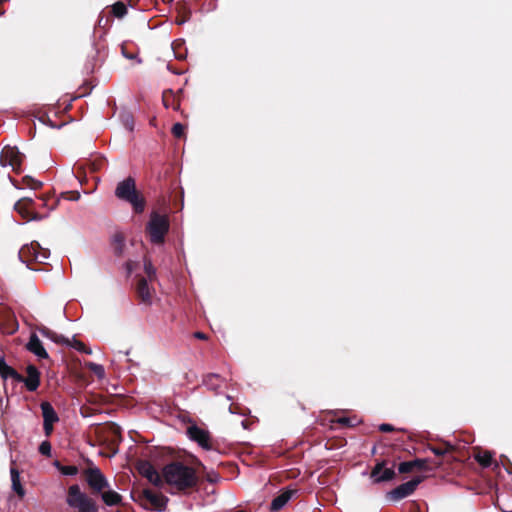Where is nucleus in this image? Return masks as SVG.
<instances>
[{
    "label": "nucleus",
    "mask_w": 512,
    "mask_h": 512,
    "mask_svg": "<svg viewBox=\"0 0 512 512\" xmlns=\"http://www.w3.org/2000/svg\"><path fill=\"white\" fill-rule=\"evenodd\" d=\"M163 483L175 488L179 492L194 489L198 484L196 470L182 461H172L162 469Z\"/></svg>",
    "instance_id": "f257e3e1"
},
{
    "label": "nucleus",
    "mask_w": 512,
    "mask_h": 512,
    "mask_svg": "<svg viewBox=\"0 0 512 512\" xmlns=\"http://www.w3.org/2000/svg\"><path fill=\"white\" fill-rule=\"evenodd\" d=\"M115 196L131 204L134 213L141 214L145 210L146 200L136 189L135 179L131 176L119 182L115 189Z\"/></svg>",
    "instance_id": "f03ea898"
},
{
    "label": "nucleus",
    "mask_w": 512,
    "mask_h": 512,
    "mask_svg": "<svg viewBox=\"0 0 512 512\" xmlns=\"http://www.w3.org/2000/svg\"><path fill=\"white\" fill-rule=\"evenodd\" d=\"M169 229L170 222L168 215L152 211L146 225V232L149 235L151 243L155 245L163 244Z\"/></svg>",
    "instance_id": "7ed1b4c3"
},
{
    "label": "nucleus",
    "mask_w": 512,
    "mask_h": 512,
    "mask_svg": "<svg viewBox=\"0 0 512 512\" xmlns=\"http://www.w3.org/2000/svg\"><path fill=\"white\" fill-rule=\"evenodd\" d=\"M67 504L78 512H97V506L94 500L82 493L79 485L74 484L68 488Z\"/></svg>",
    "instance_id": "20e7f679"
},
{
    "label": "nucleus",
    "mask_w": 512,
    "mask_h": 512,
    "mask_svg": "<svg viewBox=\"0 0 512 512\" xmlns=\"http://www.w3.org/2000/svg\"><path fill=\"white\" fill-rule=\"evenodd\" d=\"M137 501L147 510L164 511L169 499L160 492H154L151 489H143L138 493Z\"/></svg>",
    "instance_id": "39448f33"
},
{
    "label": "nucleus",
    "mask_w": 512,
    "mask_h": 512,
    "mask_svg": "<svg viewBox=\"0 0 512 512\" xmlns=\"http://www.w3.org/2000/svg\"><path fill=\"white\" fill-rule=\"evenodd\" d=\"M37 330L39 331V333L42 336L52 340L53 342H55L57 344L70 346V347L75 348L79 352L91 354V350L89 348H87L86 345L79 340L73 339L71 341L68 338L64 337L63 335H59V334L55 333L54 331H52L51 329H49L48 327H46L44 325L37 326Z\"/></svg>",
    "instance_id": "423d86ee"
},
{
    "label": "nucleus",
    "mask_w": 512,
    "mask_h": 512,
    "mask_svg": "<svg viewBox=\"0 0 512 512\" xmlns=\"http://www.w3.org/2000/svg\"><path fill=\"white\" fill-rule=\"evenodd\" d=\"M24 158V154L17 147L5 146L0 155V163L2 166H11L14 172L20 173Z\"/></svg>",
    "instance_id": "0eeeda50"
},
{
    "label": "nucleus",
    "mask_w": 512,
    "mask_h": 512,
    "mask_svg": "<svg viewBox=\"0 0 512 512\" xmlns=\"http://www.w3.org/2000/svg\"><path fill=\"white\" fill-rule=\"evenodd\" d=\"M85 480L94 494L108 487V482L99 468H88L84 471Z\"/></svg>",
    "instance_id": "6e6552de"
},
{
    "label": "nucleus",
    "mask_w": 512,
    "mask_h": 512,
    "mask_svg": "<svg viewBox=\"0 0 512 512\" xmlns=\"http://www.w3.org/2000/svg\"><path fill=\"white\" fill-rule=\"evenodd\" d=\"M421 477H414L410 481H407L396 488L389 491L386 497L391 501H399L405 497L410 496L414 493L418 485L421 483Z\"/></svg>",
    "instance_id": "1a4fd4ad"
},
{
    "label": "nucleus",
    "mask_w": 512,
    "mask_h": 512,
    "mask_svg": "<svg viewBox=\"0 0 512 512\" xmlns=\"http://www.w3.org/2000/svg\"><path fill=\"white\" fill-rule=\"evenodd\" d=\"M19 324L14 312L3 305H0V331L6 335L17 332Z\"/></svg>",
    "instance_id": "9d476101"
},
{
    "label": "nucleus",
    "mask_w": 512,
    "mask_h": 512,
    "mask_svg": "<svg viewBox=\"0 0 512 512\" xmlns=\"http://www.w3.org/2000/svg\"><path fill=\"white\" fill-rule=\"evenodd\" d=\"M137 284L135 287V294L140 304L150 306L153 302L155 293L154 288L148 285V281L143 276H137Z\"/></svg>",
    "instance_id": "9b49d317"
},
{
    "label": "nucleus",
    "mask_w": 512,
    "mask_h": 512,
    "mask_svg": "<svg viewBox=\"0 0 512 512\" xmlns=\"http://www.w3.org/2000/svg\"><path fill=\"white\" fill-rule=\"evenodd\" d=\"M387 461L382 460L376 463L372 468L370 477L374 483H383L393 480L396 477V472L393 467H386Z\"/></svg>",
    "instance_id": "f8f14e48"
},
{
    "label": "nucleus",
    "mask_w": 512,
    "mask_h": 512,
    "mask_svg": "<svg viewBox=\"0 0 512 512\" xmlns=\"http://www.w3.org/2000/svg\"><path fill=\"white\" fill-rule=\"evenodd\" d=\"M187 434L192 441L197 442L203 449H212L211 435L208 430L193 424L187 428Z\"/></svg>",
    "instance_id": "ddd939ff"
},
{
    "label": "nucleus",
    "mask_w": 512,
    "mask_h": 512,
    "mask_svg": "<svg viewBox=\"0 0 512 512\" xmlns=\"http://www.w3.org/2000/svg\"><path fill=\"white\" fill-rule=\"evenodd\" d=\"M139 473L156 487L163 485V475L160 474L149 461H141L138 465Z\"/></svg>",
    "instance_id": "4468645a"
},
{
    "label": "nucleus",
    "mask_w": 512,
    "mask_h": 512,
    "mask_svg": "<svg viewBox=\"0 0 512 512\" xmlns=\"http://www.w3.org/2000/svg\"><path fill=\"white\" fill-rule=\"evenodd\" d=\"M40 245L38 242H32L30 245H24L18 253L19 259L29 265L33 261L41 262L39 260V252Z\"/></svg>",
    "instance_id": "2eb2a0df"
},
{
    "label": "nucleus",
    "mask_w": 512,
    "mask_h": 512,
    "mask_svg": "<svg viewBox=\"0 0 512 512\" xmlns=\"http://www.w3.org/2000/svg\"><path fill=\"white\" fill-rule=\"evenodd\" d=\"M27 376H23V380L21 383L25 384V387L28 391L34 392L40 386V377L41 373L38 368L34 365H28L26 368Z\"/></svg>",
    "instance_id": "dca6fc26"
},
{
    "label": "nucleus",
    "mask_w": 512,
    "mask_h": 512,
    "mask_svg": "<svg viewBox=\"0 0 512 512\" xmlns=\"http://www.w3.org/2000/svg\"><path fill=\"white\" fill-rule=\"evenodd\" d=\"M298 490L296 489H285L283 490L277 497H275L270 506L271 511H279L283 508L286 503L297 494Z\"/></svg>",
    "instance_id": "f3484780"
},
{
    "label": "nucleus",
    "mask_w": 512,
    "mask_h": 512,
    "mask_svg": "<svg viewBox=\"0 0 512 512\" xmlns=\"http://www.w3.org/2000/svg\"><path fill=\"white\" fill-rule=\"evenodd\" d=\"M26 348L33 353L34 355L38 356L42 359H47L49 357L47 351L42 345V342L38 338L36 334H31L29 342L26 345Z\"/></svg>",
    "instance_id": "a211bd4d"
},
{
    "label": "nucleus",
    "mask_w": 512,
    "mask_h": 512,
    "mask_svg": "<svg viewBox=\"0 0 512 512\" xmlns=\"http://www.w3.org/2000/svg\"><path fill=\"white\" fill-rule=\"evenodd\" d=\"M0 376L3 380L12 378L19 383L23 380V375L18 373L13 367L9 366L3 357H0Z\"/></svg>",
    "instance_id": "6ab92c4d"
},
{
    "label": "nucleus",
    "mask_w": 512,
    "mask_h": 512,
    "mask_svg": "<svg viewBox=\"0 0 512 512\" xmlns=\"http://www.w3.org/2000/svg\"><path fill=\"white\" fill-rule=\"evenodd\" d=\"M40 407H41V411H42L43 422L56 423L59 421L58 414L56 413L54 407L52 406V404L50 402L43 401L40 404Z\"/></svg>",
    "instance_id": "aec40b11"
},
{
    "label": "nucleus",
    "mask_w": 512,
    "mask_h": 512,
    "mask_svg": "<svg viewBox=\"0 0 512 512\" xmlns=\"http://www.w3.org/2000/svg\"><path fill=\"white\" fill-rule=\"evenodd\" d=\"M203 382L209 390L214 391L216 394L220 393V389L224 385V380L217 374L207 375Z\"/></svg>",
    "instance_id": "412c9836"
},
{
    "label": "nucleus",
    "mask_w": 512,
    "mask_h": 512,
    "mask_svg": "<svg viewBox=\"0 0 512 512\" xmlns=\"http://www.w3.org/2000/svg\"><path fill=\"white\" fill-rule=\"evenodd\" d=\"M162 102L166 108H172L173 110H178L180 108V100L171 89L163 92Z\"/></svg>",
    "instance_id": "4be33fe9"
},
{
    "label": "nucleus",
    "mask_w": 512,
    "mask_h": 512,
    "mask_svg": "<svg viewBox=\"0 0 512 512\" xmlns=\"http://www.w3.org/2000/svg\"><path fill=\"white\" fill-rule=\"evenodd\" d=\"M10 474L12 489L18 495V497L22 499L25 496V489L21 484L19 471L15 467H11Z\"/></svg>",
    "instance_id": "5701e85b"
},
{
    "label": "nucleus",
    "mask_w": 512,
    "mask_h": 512,
    "mask_svg": "<svg viewBox=\"0 0 512 512\" xmlns=\"http://www.w3.org/2000/svg\"><path fill=\"white\" fill-rule=\"evenodd\" d=\"M105 429L108 434L107 439L110 440L112 444H119L121 442V428L116 423H107Z\"/></svg>",
    "instance_id": "b1692460"
},
{
    "label": "nucleus",
    "mask_w": 512,
    "mask_h": 512,
    "mask_svg": "<svg viewBox=\"0 0 512 512\" xmlns=\"http://www.w3.org/2000/svg\"><path fill=\"white\" fill-rule=\"evenodd\" d=\"M100 493H101V497H102L103 502L107 506L118 505L121 502V500H122L121 495L119 493L113 491V490L102 491Z\"/></svg>",
    "instance_id": "393cba45"
},
{
    "label": "nucleus",
    "mask_w": 512,
    "mask_h": 512,
    "mask_svg": "<svg viewBox=\"0 0 512 512\" xmlns=\"http://www.w3.org/2000/svg\"><path fill=\"white\" fill-rule=\"evenodd\" d=\"M475 460L484 468H488L493 463L492 453L489 451L479 452L475 455Z\"/></svg>",
    "instance_id": "a878e982"
},
{
    "label": "nucleus",
    "mask_w": 512,
    "mask_h": 512,
    "mask_svg": "<svg viewBox=\"0 0 512 512\" xmlns=\"http://www.w3.org/2000/svg\"><path fill=\"white\" fill-rule=\"evenodd\" d=\"M54 465L63 475L74 476L78 473V467L75 465H62L59 461H56Z\"/></svg>",
    "instance_id": "bb28decb"
},
{
    "label": "nucleus",
    "mask_w": 512,
    "mask_h": 512,
    "mask_svg": "<svg viewBox=\"0 0 512 512\" xmlns=\"http://www.w3.org/2000/svg\"><path fill=\"white\" fill-rule=\"evenodd\" d=\"M112 13L117 18H122L127 14V7L123 2H116L112 6Z\"/></svg>",
    "instance_id": "cd10ccee"
},
{
    "label": "nucleus",
    "mask_w": 512,
    "mask_h": 512,
    "mask_svg": "<svg viewBox=\"0 0 512 512\" xmlns=\"http://www.w3.org/2000/svg\"><path fill=\"white\" fill-rule=\"evenodd\" d=\"M414 469L429 471L432 470V466L430 465V461L428 459H414L411 461Z\"/></svg>",
    "instance_id": "c85d7f7f"
},
{
    "label": "nucleus",
    "mask_w": 512,
    "mask_h": 512,
    "mask_svg": "<svg viewBox=\"0 0 512 512\" xmlns=\"http://www.w3.org/2000/svg\"><path fill=\"white\" fill-rule=\"evenodd\" d=\"M144 271L149 281H154L156 279V269L149 259H145L144 261Z\"/></svg>",
    "instance_id": "c756f323"
},
{
    "label": "nucleus",
    "mask_w": 512,
    "mask_h": 512,
    "mask_svg": "<svg viewBox=\"0 0 512 512\" xmlns=\"http://www.w3.org/2000/svg\"><path fill=\"white\" fill-rule=\"evenodd\" d=\"M22 182L30 189L37 190L42 187V182L34 179L31 176H24Z\"/></svg>",
    "instance_id": "7c9ffc66"
},
{
    "label": "nucleus",
    "mask_w": 512,
    "mask_h": 512,
    "mask_svg": "<svg viewBox=\"0 0 512 512\" xmlns=\"http://www.w3.org/2000/svg\"><path fill=\"white\" fill-rule=\"evenodd\" d=\"M33 200L31 198H22L15 204V210L19 213H23L24 209L32 205Z\"/></svg>",
    "instance_id": "2f4dec72"
},
{
    "label": "nucleus",
    "mask_w": 512,
    "mask_h": 512,
    "mask_svg": "<svg viewBox=\"0 0 512 512\" xmlns=\"http://www.w3.org/2000/svg\"><path fill=\"white\" fill-rule=\"evenodd\" d=\"M172 134L176 138H182L185 135V126L181 123H175L171 130Z\"/></svg>",
    "instance_id": "473e14b6"
},
{
    "label": "nucleus",
    "mask_w": 512,
    "mask_h": 512,
    "mask_svg": "<svg viewBox=\"0 0 512 512\" xmlns=\"http://www.w3.org/2000/svg\"><path fill=\"white\" fill-rule=\"evenodd\" d=\"M453 448L451 445H446L445 447H441V446H433V447H430V450L436 455V456H443L445 455L447 452L451 451Z\"/></svg>",
    "instance_id": "72a5a7b5"
},
{
    "label": "nucleus",
    "mask_w": 512,
    "mask_h": 512,
    "mask_svg": "<svg viewBox=\"0 0 512 512\" xmlns=\"http://www.w3.org/2000/svg\"><path fill=\"white\" fill-rule=\"evenodd\" d=\"M39 453L46 457L51 456V444L49 441L45 440L39 445Z\"/></svg>",
    "instance_id": "f704fd0d"
},
{
    "label": "nucleus",
    "mask_w": 512,
    "mask_h": 512,
    "mask_svg": "<svg viewBox=\"0 0 512 512\" xmlns=\"http://www.w3.org/2000/svg\"><path fill=\"white\" fill-rule=\"evenodd\" d=\"M414 470L413 464L411 461L401 462L398 466L399 473L405 474L410 473Z\"/></svg>",
    "instance_id": "c9c22d12"
},
{
    "label": "nucleus",
    "mask_w": 512,
    "mask_h": 512,
    "mask_svg": "<svg viewBox=\"0 0 512 512\" xmlns=\"http://www.w3.org/2000/svg\"><path fill=\"white\" fill-rule=\"evenodd\" d=\"M61 197L70 201H78L81 195L78 191H66L61 193Z\"/></svg>",
    "instance_id": "e433bc0d"
},
{
    "label": "nucleus",
    "mask_w": 512,
    "mask_h": 512,
    "mask_svg": "<svg viewBox=\"0 0 512 512\" xmlns=\"http://www.w3.org/2000/svg\"><path fill=\"white\" fill-rule=\"evenodd\" d=\"M88 368L93 371L97 376L102 377L104 374V368L103 366L96 364V363H88Z\"/></svg>",
    "instance_id": "4c0bfd02"
},
{
    "label": "nucleus",
    "mask_w": 512,
    "mask_h": 512,
    "mask_svg": "<svg viewBox=\"0 0 512 512\" xmlns=\"http://www.w3.org/2000/svg\"><path fill=\"white\" fill-rule=\"evenodd\" d=\"M95 413H96V410L89 406L84 405L80 408V414L82 417H85V418L90 417V416L94 415Z\"/></svg>",
    "instance_id": "58836bf2"
},
{
    "label": "nucleus",
    "mask_w": 512,
    "mask_h": 512,
    "mask_svg": "<svg viewBox=\"0 0 512 512\" xmlns=\"http://www.w3.org/2000/svg\"><path fill=\"white\" fill-rule=\"evenodd\" d=\"M501 464L505 468L508 474H512V463L511 461L504 455L500 458Z\"/></svg>",
    "instance_id": "ea45409f"
},
{
    "label": "nucleus",
    "mask_w": 512,
    "mask_h": 512,
    "mask_svg": "<svg viewBox=\"0 0 512 512\" xmlns=\"http://www.w3.org/2000/svg\"><path fill=\"white\" fill-rule=\"evenodd\" d=\"M205 478L209 483H216L219 480V474L214 471H210L206 473Z\"/></svg>",
    "instance_id": "a19ab883"
},
{
    "label": "nucleus",
    "mask_w": 512,
    "mask_h": 512,
    "mask_svg": "<svg viewBox=\"0 0 512 512\" xmlns=\"http://www.w3.org/2000/svg\"><path fill=\"white\" fill-rule=\"evenodd\" d=\"M53 425H54V423H52V422H43L44 433L47 437H49L52 434Z\"/></svg>",
    "instance_id": "79ce46f5"
},
{
    "label": "nucleus",
    "mask_w": 512,
    "mask_h": 512,
    "mask_svg": "<svg viewBox=\"0 0 512 512\" xmlns=\"http://www.w3.org/2000/svg\"><path fill=\"white\" fill-rule=\"evenodd\" d=\"M124 124H125V127H126L127 129H129L130 131H132V130H133V124H134V122H133V118H132V116H131V115H127V116H126V118H125V120H124Z\"/></svg>",
    "instance_id": "37998d69"
},
{
    "label": "nucleus",
    "mask_w": 512,
    "mask_h": 512,
    "mask_svg": "<svg viewBox=\"0 0 512 512\" xmlns=\"http://www.w3.org/2000/svg\"><path fill=\"white\" fill-rule=\"evenodd\" d=\"M379 430L381 432H392L394 431V427L391 425V424H388V423H383L379 426Z\"/></svg>",
    "instance_id": "c03bdc74"
},
{
    "label": "nucleus",
    "mask_w": 512,
    "mask_h": 512,
    "mask_svg": "<svg viewBox=\"0 0 512 512\" xmlns=\"http://www.w3.org/2000/svg\"><path fill=\"white\" fill-rule=\"evenodd\" d=\"M38 252H39V260H41V262L44 259H47L49 256V251L47 249H43L41 246H40V249H38Z\"/></svg>",
    "instance_id": "a18cd8bd"
},
{
    "label": "nucleus",
    "mask_w": 512,
    "mask_h": 512,
    "mask_svg": "<svg viewBox=\"0 0 512 512\" xmlns=\"http://www.w3.org/2000/svg\"><path fill=\"white\" fill-rule=\"evenodd\" d=\"M337 422L343 426H348V427L353 426V424L351 423V419L347 418V417H341L338 419Z\"/></svg>",
    "instance_id": "49530a36"
},
{
    "label": "nucleus",
    "mask_w": 512,
    "mask_h": 512,
    "mask_svg": "<svg viewBox=\"0 0 512 512\" xmlns=\"http://www.w3.org/2000/svg\"><path fill=\"white\" fill-rule=\"evenodd\" d=\"M134 262L133 261H127L125 266H126V269H127V273L128 275H130L134 269Z\"/></svg>",
    "instance_id": "de8ad7c7"
},
{
    "label": "nucleus",
    "mask_w": 512,
    "mask_h": 512,
    "mask_svg": "<svg viewBox=\"0 0 512 512\" xmlns=\"http://www.w3.org/2000/svg\"><path fill=\"white\" fill-rule=\"evenodd\" d=\"M123 246H124L123 241L120 240L118 242L117 246L115 247V253L120 255L122 253Z\"/></svg>",
    "instance_id": "09e8293b"
},
{
    "label": "nucleus",
    "mask_w": 512,
    "mask_h": 512,
    "mask_svg": "<svg viewBox=\"0 0 512 512\" xmlns=\"http://www.w3.org/2000/svg\"><path fill=\"white\" fill-rule=\"evenodd\" d=\"M122 54H123L126 58H128V59H133V58L135 57V55H134V54H132V53H127L124 47H122Z\"/></svg>",
    "instance_id": "8fccbe9b"
},
{
    "label": "nucleus",
    "mask_w": 512,
    "mask_h": 512,
    "mask_svg": "<svg viewBox=\"0 0 512 512\" xmlns=\"http://www.w3.org/2000/svg\"><path fill=\"white\" fill-rule=\"evenodd\" d=\"M189 19V17H182V18H177L176 19V23L178 25H182L184 22H186L187 20Z\"/></svg>",
    "instance_id": "3c124183"
},
{
    "label": "nucleus",
    "mask_w": 512,
    "mask_h": 512,
    "mask_svg": "<svg viewBox=\"0 0 512 512\" xmlns=\"http://www.w3.org/2000/svg\"><path fill=\"white\" fill-rule=\"evenodd\" d=\"M194 335L198 339H206V335L203 332H196Z\"/></svg>",
    "instance_id": "603ef678"
},
{
    "label": "nucleus",
    "mask_w": 512,
    "mask_h": 512,
    "mask_svg": "<svg viewBox=\"0 0 512 512\" xmlns=\"http://www.w3.org/2000/svg\"><path fill=\"white\" fill-rule=\"evenodd\" d=\"M42 121H43L44 123L49 124L52 128L57 127L56 125H54V124L52 123V121H51L48 117H47V120L42 119Z\"/></svg>",
    "instance_id": "864d4df0"
},
{
    "label": "nucleus",
    "mask_w": 512,
    "mask_h": 512,
    "mask_svg": "<svg viewBox=\"0 0 512 512\" xmlns=\"http://www.w3.org/2000/svg\"><path fill=\"white\" fill-rule=\"evenodd\" d=\"M8 1L9 0H0V14L1 15L4 14V10L2 9V5H3V3L8 2Z\"/></svg>",
    "instance_id": "5fc2aeb1"
},
{
    "label": "nucleus",
    "mask_w": 512,
    "mask_h": 512,
    "mask_svg": "<svg viewBox=\"0 0 512 512\" xmlns=\"http://www.w3.org/2000/svg\"><path fill=\"white\" fill-rule=\"evenodd\" d=\"M175 55H176L177 59H183L184 58V55H182V54H180V53H178L176 51H175Z\"/></svg>",
    "instance_id": "6e6d98bb"
},
{
    "label": "nucleus",
    "mask_w": 512,
    "mask_h": 512,
    "mask_svg": "<svg viewBox=\"0 0 512 512\" xmlns=\"http://www.w3.org/2000/svg\"><path fill=\"white\" fill-rule=\"evenodd\" d=\"M135 3H136V0H129V4H130L131 6H134V5H135Z\"/></svg>",
    "instance_id": "4d7b16f0"
},
{
    "label": "nucleus",
    "mask_w": 512,
    "mask_h": 512,
    "mask_svg": "<svg viewBox=\"0 0 512 512\" xmlns=\"http://www.w3.org/2000/svg\"><path fill=\"white\" fill-rule=\"evenodd\" d=\"M184 15H191L190 11H186Z\"/></svg>",
    "instance_id": "13d9d810"
}]
</instances>
